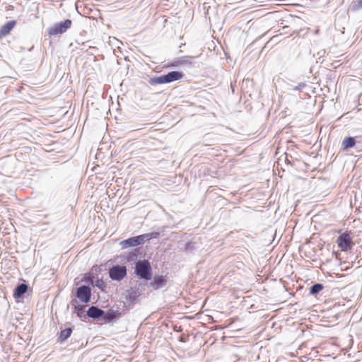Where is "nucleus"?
<instances>
[{"label": "nucleus", "instance_id": "9b49d317", "mask_svg": "<svg viewBox=\"0 0 362 362\" xmlns=\"http://www.w3.org/2000/svg\"><path fill=\"white\" fill-rule=\"evenodd\" d=\"M28 286L25 284H18L14 289L13 296L16 298H21L27 291Z\"/></svg>", "mask_w": 362, "mask_h": 362}, {"label": "nucleus", "instance_id": "cd10ccee", "mask_svg": "<svg viewBox=\"0 0 362 362\" xmlns=\"http://www.w3.org/2000/svg\"><path fill=\"white\" fill-rule=\"evenodd\" d=\"M180 341H185L182 337L180 338Z\"/></svg>", "mask_w": 362, "mask_h": 362}, {"label": "nucleus", "instance_id": "4be33fe9", "mask_svg": "<svg viewBox=\"0 0 362 362\" xmlns=\"http://www.w3.org/2000/svg\"><path fill=\"white\" fill-rule=\"evenodd\" d=\"M307 84L305 82H300L297 86H293L291 90L295 91H302L305 87Z\"/></svg>", "mask_w": 362, "mask_h": 362}, {"label": "nucleus", "instance_id": "20e7f679", "mask_svg": "<svg viewBox=\"0 0 362 362\" xmlns=\"http://www.w3.org/2000/svg\"><path fill=\"white\" fill-rule=\"evenodd\" d=\"M127 275V267L124 265H114L109 270V276L112 280L120 281Z\"/></svg>", "mask_w": 362, "mask_h": 362}, {"label": "nucleus", "instance_id": "f8f14e48", "mask_svg": "<svg viewBox=\"0 0 362 362\" xmlns=\"http://www.w3.org/2000/svg\"><path fill=\"white\" fill-rule=\"evenodd\" d=\"M356 139L352 136L345 137L341 142V149L346 150L354 147L356 145Z\"/></svg>", "mask_w": 362, "mask_h": 362}, {"label": "nucleus", "instance_id": "393cba45", "mask_svg": "<svg viewBox=\"0 0 362 362\" xmlns=\"http://www.w3.org/2000/svg\"><path fill=\"white\" fill-rule=\"evenodd\" d=\"M188 64H191V62L187 59H185L182 58V65Z\"/></svg>", "mask_w": 362, "mask_h": 362}, {"label": "nucleus", "instance_id": "dca6fc26", "mask_svg": "<svg viewBox=\"0 0 362 362\" xmlns=\"http://www.w3.org/2000/svg\"><path fill=\"white\" fill-rule=\"evenodd\" d=\"M324 286L322 284L317 283L313 284L310 288V293L311 295H317L320 291L323 289Z\"/></svg>", "mask_w": 362, "mask_h": 362}, {"label": "nucleus", "instance_id": "f257e3e1", "mask_svg": "<svg viewBox=\"0 0 362 362\" xmlns=\"http://www.w3.org/2000/svg\"><path fill=\"white\" fill-rule=\"evenodd\" d=\"M160 235L158 232H152L149 233H145L140 235L134 236L122 240L120 243L122 248H127L129 247H134L144 243L146 241L151 239L158 238Z\"/></svg>", "mask_w": 362, "mask_h": 362}, {"label": "nucleus", "instance_id": "aec40b11", "mask_svg": "<svg viewBox=\"0 0 362 362\" xmlns=\"http://www.w3.org/2000/svg\"><path fill=\"white\" fill-rule=\"evenodd\" d=\"M362 8V0H358L356 1H353L351 5V10L353 11H356Z\"/></svg>", "mask_w": 362, "mask_h": 362}, {"label": "nucleus", "instance_id": "a211bd4d", "mask_svg": "<svg viewBox=\"0 0 362 362\" xmlns=\"http://www.w3.org/2000/svg\"><path fill=\"white\" fill-rule=\"evenodd\" d=\"M197 248V243L195 242L189 241L185 244V251L186 252H192Z\"/></svg>", "mask_w": 362, "mask_h": 362}, {"label": "nucleus", "instance_id": "423d86ee", "mask_svg": "<svg viewBox=\"0 0 362 362\" xmlns=\"http://www.w3.org/2000/svg\"><path fill=\"white\" fill-rule=\"evenodd\" d=\"M76 296L83 303H87L90 300L91 289L88 286H81L77 288Z\"/></svg>", "mask_w": 362, "mask_h": 362}, {"label": "nucleus", "instance_id": "1a4fd4ad", "mask_svg": "<svg viewBox=\"0 0 362 362\" xmlns=\"http://www.w3.org/2000/svg\"><path fill=\"white\" fill-rule=\"evenodd\" d=\"M16 24V21H10L3 25L0 28V38L8 35L11 30L15 27Z\"/></svg>", "mask_w": 362, "mask_h": 362}, {"label": "nucleus", "instance_id": "5701e85b", "mask_svg": "<svg viewBox=\"0 0 362 362\" xmlns=\"http://www.w3.org/2000/svg\"><path fill=\"white\" fill-rule=\"evenodd\" d=\"M182 65V58L175 59L170 65V66H178Z\"/></svg>", "mask_w": 362, "mask_h": 362}, {"label": "nucleus", "instance_id": "bb28decb", "mask_svg": "<svg viewBox=\"0 0 362 362\" xmlns=\"http://www.w3.org/2000/svg\"><path fill=\"white\" fill-rule=\"evenodd\" d=\"M181 331H182V329H181V327H179V330H177V332H181Z\"/></svg>", "mask_w": 362, "mask_h": 362}, {"label": "nucleus", "instance_id": "f03ea898", "mask_svg": "<svg viewBox=\"0 0 362 362\" xmlns=\"http://www.w3.org/2000/svg\"><path fill=\"white\" fill-rule=\"evenodd\" d=\"M134 273L139 279L146 281L151 279L152 268L150 262L146 259L138 260L135 263Z\"/></svg>", "mask_w": 362, "mask_h": 362}, {"label": "nucleus", "instance_id": "b1692460", "mask_svg": "<svg viewBox=\"0 0 362 362\" xmlns=\"http://www.w3.org/2000/svg\"><path fill=\"white\" fill-rule=\"evenodd\" d=\"M129 298L131 300L132 299L134 300L136 298V292L135 291H133L130 292L129 293Z\"/></svg>", "mask_w": 362, "mask_h": 362}, {"label": "nucleus", "instance_id": "4468645a", "mask_svg": "<svg viewBox=\"0 0 362 362\" xmlns=\"http://www.w3.org/2000/svg\"><path fill=\"white\" fill-rule=\"evenodd\" d=\"M120 315V313L118 311H115L113 310H108L107 313L104 312V315L103 316V319L106 322H110L114 319L117 318Z\"/></svg>", "mask_w": 362, "mask_h": 362}, {"label": "nucleus", "instance_id": "c85d7f7f", "mask_svg": "<svg viewBox=\"0 0 362 362\" xmlns=\"http://www.w3.org/2000/svg\"><path fill=\"white\" fill-rule=\"evenodd\" d=\"M174 329H175V331H177V330H179V328H177V329L175 328Z\"/></svg>", "mask_w": 362, "mask_h": 362}, {"label": "nucleus", "instance_id": "ddd939ff", "mask_svg": "<svg viewBox=\"0 0 362 362\" xmlns=\"http://www.w3.org/2000/svg\"><path fill=\"white\" fill-rule=\"evenodd\" d=\"M71 333L72 329L71 327H67L64 329H62L59 334L57 341L60 343L64 342L71 336Z\"/></svg>", "mask_w": 362, "mask_h": 362}, {"label": "nucleus", "instance_id": "6e6552de", "mask_svg": "<svg viewBox=\"0 0 362 362\" xmlns=\"http://www.w3.org/2000/svg\"><path fill=\"white\" fill-rule=\"evenodd\" d=\"M103 315L104 310L97 306L92 305L87 310V315L93 319H98L103 317Z\"/></svg>", "mask_w": 362, "mask_h": 362}, {"label": "nucleus", "instance_id": "412c9836", "mask_svg": "<svg viewBox=\"0 0 362 362\" xmlns=\"http://www.w3.org/2000/svg\"><path fill=\"white\" fill-rule=\"evenodd\" d=\"M94 286L99 288L100 289H101V291H104L105 288H106L105 283L102 279H98L95 281Z\"/></svg>", "mask_w": 362, "mask_h": 362}, {"label": "nucleus", "instance_id": "0eeeda50", "mask_svg": "<svg viewBox=\"0 0 362 362\" xmlns=\"http://www.w3.org/2000/svg\"><path fill=\"white\" fill-rule=\"evenodd\" d=\"M167 284V276L163 275H155L153 281L150 283V286L154 290H158L165 286Z\"/></svg>", "mask_w": 362, "mask_h": 362}, {"label": "nucleus", "instance_id": "39448f33", "mask_svg": "<svg viewBox=\"0 0 362 362\" xmlns=\"http://www.w3.org/2000/svg\"><path fill=\"white\" fill-rule=\"evenodd\" d=\"M337 243L341 251H347L348 250L351 249L354 245V243L351 240L349 234L347 233L341 234L337 238Z\"/></svg>", "mask_w": 362, "mask_h": 362}, {"label": "nucleus", "instance_id": "a878e982", "mask_svg": "<svg viewBox=\"0 0 362 362\" xmlns=\"http://www.w3.org/2000/svg\"><path fill=\"white\" fill-rule=\"evenodd\" d=\"M86 281H90V282H91V284H93V281H92V279H91V278H90V277H88V279H87V280H86Z\"/></svg>", "mask_w": 362, "mask_h": 362}, {"label": "nucleus", "instance_id": "6ab92c4d", "mask_svg": "<svg viewBox=\"0 0 362 362\" xmlns=\"http://www.w3.org/2000/svg\"><path fill=\"white\" fill-rule=\"evenodd\" d=\"M78 302L76 300H73L71 301V304L73 306H74L75 313L77 314L78 316H81V314L84 312L83 310V306L77 305Z\"/></svg>", "mask_w": 362, "mask_h": 362}, {"label": "nucleus", "instance_id": "f3484780", "mask_svg": "<svg viewBox=\"0 0 362 362\" xmlns=\"http://www.w3.org/2000/svg\"><path fill=\"white\" fill-rule=\"evenodd\" d=\"M149 82L151 85L166 83L164 75L153 77L150 79Z\"/></svg>", "mask_w": 362, "mask_h": 362}, {"label": "nucleus", "instance_id": "7ed1b4c3", "mask_svg": "<svg viewBox=\"0 0 362 362\" xmlns=\"http://www.w3.org/2000/svg\"><path fill=\"white\" fill-rule=\"evenodd\" d=\"M72 21L70 19H66L64 21L56 23L53 26L48 28L49 35H57L58 34H63L71 28Z\"/></svg>", "mask_w": 362, "mask_h": 362}, {"label": "nucleus", "instance_id": "9d476101", "mask_svg": "<svg viewBox=\"0 0 362 362\" xmlns=\"http://www.w3.org/2000/svg\"><path fill=\"white\" fill-rule=\"evenodd\" d=\"M184 76L183 73L180 71H173L164 75L166 83H169L181 79Z\"/></svg>", "mask_w": 362, "mask_h": 362}, {"label": "nucleus", "instance_id": "2eb2a0df", "mask_svg": "<svg viewBox=\"0 0 362 362\" xmlns=\"http://www.w3.org/2000/svg\"><path fill=\"white\" fill-rule=\"evenodd\" d=\"M139 255H140L139 248L134 249L133 251L130 252L128 254V255L127 257V260L129 262H136Z\"/></svg>", "mask_w": 362, "mask_h": 362}]
</instances>
